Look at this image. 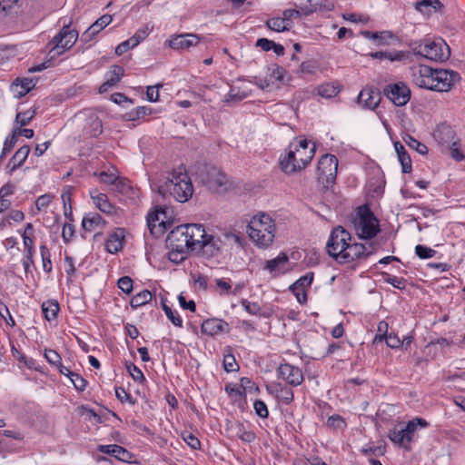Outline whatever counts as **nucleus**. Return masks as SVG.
Wrapping results in <instances>:
<instances>
[{
    "label": "nucleus",
    "instance_id": "1",
    "mask_svg": "<svg viewBox=\"0 0 465 465\" xmlns=\"http://www.w3.org/2000/svg\"><path fill=\"white\" fill-rule=\"evenodd\" d=\"M314 153L315 144L310 146L306 139L295 140L290 143L288 152L281 159V168L288 174L301 171L311 163Z\"/></svg>",
    "mask_w": 465,
    "mask_h": 465
},
{
    "label": "nucleus",
    "instance_id": "2",
    "mask_svg": "<svg viewBox=\"0 0 465 465\" xmlns=\"http://www.w3.org/2000/svg\"><path fill=\"white\" fill-rule=\"evenodd\" d=\"M157 192L163 198L172 196L179 203H185L192 197L193 187L188 174L179 169L173 171L163 184L157 185Z\"/></svg>",
    "mask_w": 465,
    "mask_h": 465
},
{
    "label": "nucleus",
    "instance_id": "3",
    "mask_svg": "<svg viewBox=\"0 0 465 465\" xmlns=\"http://www.w3.org/2000/svg\"><path fill=\"white\" fill-rule=\"evenodd\" d=\"M275 232L274 221L264 213L253 215L247 225V233L250 239L260 248H267L272 243Z\"/></svg>",
    "mask_w": 465,
    "mask_h": 465
},
{
    "label": "nucleus",
    "instance_id": "4",
    "mask_svg": "<svg viewBox=\"0 0 465 465\" xmlns=\"http://www.w3.org/2000/svg\"><path fill=\"white\" fill-rule=\"evenodd\" d=\"M352 224L356 234L361 239L371 240L380 232L379 220L367 205L357 209Z\"/></svg>",
    "mask_w": 465,
    "mask_h": 465
},
{
    "label": "nucleus",
    "instance_id": "5",
    "mask_svg": "<svg viewBox=\"0 0 465 465\" xmlns=\"http://www.w3.org/2000/svg\"><path fill=\"white\" fill-rule=\"evenodd\" d=\"M78 38V32L70 28L69 25H64L61 31L49 43L51 46L48 55L50 59H54L70 49Z\"/></svg>",
    "mask_w": 465,
    "mask_h": 465
},
{
    "label": "nucleus",
    "instance_id": "6",
    "mask_svg": "<svg viewBox=\"0 0 465 465\" xmlns=\"http://www.w3.org/2000/svg\"><path fill=\"white\" fill-rule=\"evenodd\" d=\"M416 54L432 61H445L450 57V47L443 41H424L413 47Z\"/></svg>",
    "mask_w": 465,
    "mask_h": 465
},
{
    "label": "nucleus",
    "instance_id": "7",
    "mask_svg": "<svg viewBox=\"0 0 465 465\" xmlns=\"http://www.w3.org/2000/svg\"><path fill=\"white\" fill-rule=\"evenodd\" d=\"M351 237L349 232H347L341 226L334 228L330 235V238L326 244V249L330 256L334 258L340 262L341 256L344 253L345 249L351 241Z\"/></svg>",
    "mask_w": 465,
    "mask_h": 465
},
{
    "label": "nucleus",
    "instance_id": "8",
    "mask_svg": "<svg viewBox=\"0 0 465 465\" xmlns=\"http://www.w3.org/2000/svg\"><path fill=\"white\" fill-rule=\"evenodd\" d=\"M338 169V160L332 154H325L321 157L317 166L318 181L325 188H329L335 179Z\"/></svg>",
    "mask_w": 465,
    "mask_h": 465
},
{
    "label": "nucleus",
    "instance_id": "9",
    "mask_svg": "<svg viewBox=\"0 0 465 465\" xmlns=\"http://www.w3.org/2000/svg\"><path fill=\"white\" fill-rule=\"evenodd\" d=\"M459 74L452 70L435 69L431 91L448 92L460 81Z\"/></svg>",
    "mask_w": 465,
    "mask_h": 465
},
{
    "label": "nucleus",
    "instance_id": "10",
    "mask_svg": "<svg viewBox=\"0 0 465 465\" xmlns=\"http://www.w3.org/2000/svg\"><path fill=\"white\" fill-rule=\"evenodd\" d=\"M375 251L373 243H348L344 253L341 254L340 263L351 262L357 259L366 258Z\"/></svg>",
    "mask_w": 465,
    "mask_h": 465
},
{
    "label": "nucleus",
    "instance_id": "11",
    "mask_svg": "<svg viewBox=\"0 0 465 465\" xmlns=\"http://www.w3.org/2000/svg\"><path fill=\"white\" fill-rule=\"evenodd\" d=\"M166 245L168 248H178L180 250L191 251L188 229L185 224L176 226L167 236Z\"/></svg>",
    "mask_w": 465,
    "mask_h": 465
},
{
    "label": "nucleus",
    "instance_id": "12",
    "mask_svg": "<svg viewBox=\"0 0 465 465\" xmlns=\"http://www.w3.org/2000/svg\"><path fill=\"white\" fill-rule=\"evenodd\" d=\"M386 96L397 106L405 105L411 97L410 88L403 83L388 85L384 89Z\"/></svg>",
    "mask_w": 465,
    "mask_h": 465
},
{
    "label": "nucleus",
    "instance_id": "13",
    "mask_svg": "<svg viewBox=\"0 0 465 465\" xmlns=\"http://www.w3.org/2000/svg\"><path fill=\"white\" fill-rule=\"evenodd\" d=\"M434 70L427 65H417L411 68L413 83L420 87L431 90Z\"/></svg>",
    "mask_w": 465,
    "mask_h": 465
},
{
    "label": "nucleus",
    "instance_id": "14",
    "mask_svg": "<svg viewBox=\"0 0 465 465\" xmlns=\"http://www.w3.org/2000/svg\"><path fill=\"white\" fill-rule=\"evenodd\" d=\"M207 184L210 188L219 193L227 192L232 187V183L225 173L216 167H210L208 170Z\"/></svg>",
    "mask_w": 465,
    "mask_h": 465
},
{
    "label": "nucleus",
    "instance_id": "15",
    "mask_svg": "<svg viewBox=\"0 0 465 465\" xmlns=\"http://www.w3.org/2000/svg\"><path fill=\"white\" fill-rule=\"evenodd\" d=\"M280 378L292 386H299L303 381L302 370L289 363H282L277 370Z\"/></svg>",
    "mask_w": 465,
    "mask_h": 465
},
{
    "label": "nucleus",
    "instance_id": "16",
    "mask_svg": "<svg viewBox=\"0 0 465 465\" xmlns=\"http://www.w3.org/2000/svg\"><path fill=\"white\" fill-rule=\"evenodd\" d=\"M454 131L450 126H443L437 133V137L442 143H450L451 157L456 161H462L464 159V155L460 150L459 143L454 140Z\"/></svg>",
    "mask_w": 465,
    "mask_h": 465
},
{
    "label": "nucleus",
    "instance_id": "17",
    "mask_svg": "<svg viewBox=\"0 0 465 465\" xmlns=\"http://www.w3.org/2000/svg\"><path fill=\"white\" fill-rule=\"evenodd\" d=\"M200 43V36L196 34H181L168 40V45L174 50H188Z\"/></svg>",
    "mask_w": 465,
    "mask_h": 465
},
{
    "label": "nucleus",
    "instance_id": "18",
    "mask_svg": "<svg viewBox=\"0 0 465 465\" xmlns=\"http://www.w3.org/2000/svg\"><path fill=\"white\" fill-rule=\"evenodd\" d=\"M186 229H188V239L191 247V251H197L206 237L209 236L205 232V230L202 224L197 223H187Z\"/></svg>",
    "mask_w": 465,
    "mask_h": 465
},
{
    "label": "nucleus",
    "instance_id": "19",
    "mask_svg": "<svg viewBox=\"0 0 465 465\" xmlns=\"http://www.w3.org/2000/svg\"><path fill=\"white\" fill-rule=\"evenodd\" d=\"M97 450L102 453L112 455L121 461L127 463L133 462L134 455L120 445H99Z\"/></svg>",
    "mask_w": 465,
    "mask_h": 465
},
{
    "label": "nucleus",
    "instance_id": "20",
    "mask_svg": "<svg viewBox=\"0 0 465 465\" xmlns=\"http://www.w3.org/2000/svg\"><path fill=\"white\" fill-rule=\"evenodd\" d=\"M381 101L379 91L371 87L363 88L358 95V103L366 109H374Z\"/></svg>",
    "mask_w": 465,
    "mask_h": 465
},
{
    "label": "nucleus",
    "instance_id": "21",
    "mask_svg": "<svg viewBox=\"0 0 465 465\" xmlns=\"http://www.w3.org/2000/svg\"><path fill=\"white\" fill-rule=\"evenodd\" d=\"M112 20L113 17L110 15H102L83 33L82 41L90 42L96 34L111 24Z\"/></svg>",
    "mask_w": 465,
    "mask_h": 465
},
{
    "label": "nucleus",
    "instance_id": "22",
    "mask_svg": "<svg viewBox=\"0 0 465 465\" xmlns=\"http://www.w3.org/2000/svg\"><path fill=\"white\" fill-rule=\"evenodd\" d=\"M229 330V324L220 319H208L202 324V331L205 334L214 336Z\"/></svg>",
    "mask_w": 465,
    "mask_h": 465
},
{
    "label": "nucleus",
    "instance_id": "23",
    "mask_svg": "<svg viewBox=\"0 0 465 465\" xmlns=\"http://www.w3.org/2000/svg\"><path fill=\"white\" fill-rule=\"evenodd\" d=\"M222 241L213 235L206 237L205 241L201 243L197 251L201 252L203 256L213 257L220 252Z\"/></svg>",
    "mask_w": 465,
    "mask_h": 465
},
{
    "label": "nucleus",
    "instance_id": "24",
    "mask_svg": "<svg viewBox=\"0 0 465 465\" xmlns=\"http://www.w3.org/2000/svg\"><path fill=\"white\" fill-rule=\"evenodd\" d=\"M388 438L395 444L403 447L406 450L410 449L411 440L409 434L405 431L403 426H395L389 431Z\"/></svg>",
    "mask_w": 465,
    "mask_h": 465
},
{
    "label": "nucleus",
    "instance_id": "25",
    "mask_svg": "<svg viewBox=\"0 0 465 465\" xmlns=\"http://www.w3.org/2000/svg\"><path fill=\"white\" fill-rule=\"evenodd\" d=\"M288 263V256L282 252L276 258L266 261L265 270L269 271L274 275L278 273H284L287 271L286 265Z\"/></svg>",
    "mask_w": 465,
    "mask_h": 465
},
{
    "label": "nucleus",
    "instance_id": "26",
    "mask_svg": "<svg viewBox=\"0 0 465 465\" xmlns=\"http://www.w3.org/2000/svg\"><path fill=\"white\" fill-rule=\"evenodd\" d=\"M35 86V82L33 78L16 79L11 85V90L15 97L21 98L25 96Z\"/></svg>",
    "mask_w": 465,
    "mask_h": 465
},
{
    "label": "nucleus",
    "instance_id": "27",
    "mask_svg": "<svg viewBox=\"0 0 465 465\" xmlns=\"http://www.w3.org/2000/svg\"><path fill=\"white\" fill-rule=\"evenodd\" d=\"M124 232L123 229H117L111 233L106 241V250L110 253H116L123 248Z\"/></svg>",
    "mask_w": 465,
    "mask_h": 465
},
{
    "label": "nucleus",
    "instance_id": "28",
    "mask_svg": "<svg viewBox=\"0 0 465 465\" xmlns=\"http://www.w3.org/2000/svg\"><path fill=\"white\" fill-rule=\"evenodd\" d=\"M361 35L368 39L373 40L378 45H389L391 40L394 38V35L391 31H361Z\"/></svg>",
    "mask_w": 465,
    "mask_h": 465
},
{
    "label": "nucleus",
    "instance_id": "29",
    "mask_svg": "<svg viewBox=\"0 0 465 465\" xmlns=\"http://www.w3.org/2000/svg\"><path fill=\"white\" fill-rule=\"evenodd\" d=\"M29 153L30 147L28 145H24L15 152L7 164V168L10 169L11 173L15 171L25 163Z\"/></svg>",
    "mask_w": 465,
    "mask_h": 465
},
{
    "label": "nucleus",
    "instance_id": "30",
    "mask_svg": "<svg viewBox=\"0 0 465 465\" xmlns=\"http://www.w3.org/2000/svg\"><path fill=\"white\" fill-rule=\"evenodd\" d=\"M91 198L97 208L105 213H112L114 206L109 203L107 196L104 193H98L97 190L90 192Z\"/></svg>",
    "mask_w": 465,
    "mask_h": 465
},
{
    "label": "nucleus",
    "instance_id": "31",
    "mask_svg": "<svg viewBox=\"0 0 465 465\" xmlns=\"http://www.w3.org/2000/svg\"><path fill=\"white\" fill-rule=\"evenodd\" d=\"M104 223V220L99 213H88L82 221V226L84 230L87 232H93L97 228L101 227Z\"/></svg>",
    "mask_w": 465,
    "mask_h": 465
},
{
    "label": "nucleus",
    "instance_id": "32",
    "mask_svg": "<svg viewBox=\"0 0 465 465\" xmlns=\"http://www.w3.org/2000/svg\"><path fill=\"white\" fill-rule=\"evenodd\" d=\"M370 56L377 59H388L391 62L401 61L407 57V53L404 51L394 52H374L371 53Z\"/></svg>",
    "mask_w": 465,
    "mask_h": 465
},
{
    "label": "nucleus",
    "instance_id": "33",
    "mask_svg": "<svg viewBox=\"0 0 465 465\" xmlns=\"http://www.w3.org/2000/svg\"><path fill=\"white\" fill-rule=\"evenodd\" d=\"M59 309L58 302L54 300L45 302L42 304L44 316L49 322L56 318Z\"/></svg>",
    "mask_w": 465,
    "mask_h": 465
},
{
    "label": "nucleus",
    "instance_id": "34",
    "mask_svg": "<svg viewBox=\"0 0 465 465\" xmlns=\"http://www.w3.org/2000/svg\"><path fill=\"white\" fill-rule=\"evenodd\" d=\"M266 25L275 32H283L291 28V23L286 22L283 17L270 18L267 20Z\"/></svg>",
    "mask_w": 465,
    "mask_h": 465
},
{
    "label": "nucleus",
    "instance_id": "35",
    "mask_svg": "<svg viewBox=\"0 0 465 465\" xmlns=\"http://www.w3.org/2000/svg\"><path fill=\"white\" fill-rule=\"evenodd\" d=\"M153 298V294L148 290H143L131 299L130 305L133 308H138L148 303Z\"/></svg>",
    "mask_w": 465,
    "mask_h": 465
},
{
    "label": "nucleus",
    "instance_id": "36",
    "mask_svg": "<svg viewBox=\"0 0 465 465\" xmlns=\"http://www.w3.org/2000/svg\"><path fill=\"white\" fill-rule=\"evenodd\" d=\"M429 7H431L435 12H437L443 7V5L440 0H421L415 4V9L420 13H426Z\"/></svg>",
    "mask_w": 465,
    "mask_h": 465
},
{
    "label": "nucleus",
    "instance_id": "37",
    "mask_svg": "<svg viewBox=\"0 0 465 465\" xmlns=\"http://www.w3.org/2000/svg\"><path fill=\"white\" fill-rule=\"evenodd\" d=\"M428 426V422L421 419V418H415L411 420H410L403 428L405 429V431L409 436L411 437V440H412L414 433L418 430V427L420 428H425Z\"/></svg>",
    "mask_w": 465,
    "mask_h": 465
},
{
    "label": "nucleus",
    "instance_id": "38",
    "mask_svg": "<svg viewBox=\"0 0 465 465\" xmlns=\"http://www.w3.org/2000/svg\"><path fill=\"white\" fill-rule=\"evenodd\" d=\"M339 89L329 83L322 84L317 88V94L322 98H331L338 94Z\"/></svg>",
    "mask_w": 465,
    "mask_h": 465
},
{
    "label": "nucleus",
    "instance_id": "39",
    "mask_svg": "<svg viewBox=\"0 0 465 465\" xmlns=\"http://www.w3.org/2000/svg\"><path fill=\"white\" fill-rule=\"evenodd\" d=\"M313 281V273L308 272L305 275L300 277L295 282H293L290 287L289 290H295V289H301L305 290L306 288H309Z\"/></svg>",
    "mask_w": 465,
    "mask_h": 465
},
{
    "label": "nucleus",
    "instance_id": "40",
    "mask_svg": "<svg viewBox=\"0 0 465 465\" xmlns=\"http://www.w3.org/2000/svg\"><path fill=\"white\" fill-rule=\"evenodd\" d=\"M99 177L101 182L113 185L114 190H118V185L120 183L124 184V181L119 180L118 176L114 173L101 172L99 173Z\"/></svg>",
    "mask_w": 465,
    "mask_h": 465
},
{
    "label": "nucleus",
    "instance_id": "41",
    "mask_svg": "<svg viewBox=\"0 0 465 465\" xmlns=\"http://www.w3.org/2000/svg\"><path fill=\"white\" fill-rule=\"evenodd\" d=\"M163 215V212H151L147 215V225L152 234H154V229L157 225L161 226L163 224V220H161L159 215Z\"/></svg>",
    "mask_w": 465,
    "mask_h": 465
},
{
    "label": "nucleus",
    "instance_id": "42",
    "mask_svg": "<svg viewBox=\"0 0 465 465\" xmlns=\"http://www.w3.org/2000/svg\"><path fill=\"white\" fill-rule=\"evenodd\" d=\"M404 142L407 143L409 147L415 150L420 154H425L428 152V148L425 144L421 143L418 140H416L414 137H412L410 134H406L403 137Z\"/></svg>",
    "mask_w": 465,
    "mask_h": 465
},
{
    "label": "nucleus",
    "instance_id": "43",
    "mask_svg": "<svg viewBox=\"0 0 465 465\" xmlns=\"http://www.w3.org/2000/svg\"><path fill=\"white\" fill-rule=\"evenodd\" d=\"M163 310L164 311L167 318L176 327H183V320L177 312L173 311L164 302H162Z\"/></svg>",
    "mask_w": 465,
    "mask_h": 465
},
{
    "label": "nucleus",
    "instance_id": "44",
    "mask_svg": "<svg viewBox=\"0 0 465 465\" xmlns=\"http://www.w3.org/2000/svg\"><path fill=\"white\" fill-rule=\"evenodd\" d=\"M40 254H41L42 262H43V270L45 272H51L53 270L52 262H51V253L45 244H42L40 246Z\"/></svg>",
    "mask_w": 465,
    "mask_h": 465
},
{
    "label": "nucleus",
    "instance_id": "45",
    "mask_svg": "<svg viewBox=\"0 0 465 465\" xmlns=\"http://www.w3.org/2000/svg\"><path fill=\"white\" fill-rule=\"evenodd\" d=\"M153 27H149V25H144L142 28H139L135 34L130 37V41L133 43V45L137 46L143 40H144L152 31Z\"/></svg>",
    "mask_w": 465,
    "mask_h": 465
},
{
    "label": "nucleus",
    "instance_id": "46",
    "mask_svg": "<svg viewBox=\"0 0 465 465\" xmlns=\"http://www.w3.org/2000/svg\"><path fill=\"white\" fill-rule=\"evenodd\" d=\"M269 74V79L271 80L272 84H274L275 83H280L283 81L285 70L284 68L273 65L272 68L268 69Z\"/></svg>",
    "mask_w": 465,
    "mask_h": 465
},
{
    "label": "nucleus",
    "instance_id": "47",
    "mask_svg": "<svg viewBox=\"0 0 465 465\" xmlns=\"http://www.w3.org/2000/svg\"><path fill=\"white\" fill-rule=\"evenodd\" d=\"M383 280L385 282H388L391 284L393 287L403 290L406 287V280L403 278L392 276L387 272H384L383 274Z\"/></svg>",
    "mask_w": 465,
    "mask_h": 465
},
{
    "label": "nucleus",
    "instance_id": "48",
    "mask_svg": "<svg viewBox=\"0 0 465 465\" xmlns=\"http://www.w3.org/2000/svg\"><path fill=\"white\" fill-rule=\"evenodd\" d=\"M35 110H26L25 112H20L15 116V123L20 126H25L28 124L31 120L35 117Z\"/></svg>",
    "mask_w": 465,
    "mask_h": 465
},
{
    "label": "nucleus",
    "instance_id": "49",
    "mask_svg": "<svg viewBox=\"0 0 465 465\" xmlns=\"http://www.w3.org/2000/svg\"><path fill=\"white\" fill-rule=\"evenodd\" d=\"M247 96V94L242 92L239 88L232 87L229 93L226 94L224 98L225 103L230 102H240Z\"/></svg>",
    "mask_w": 465,
    "mask_h": 465
},
{
    "label": "nucleus",
    "instance_id": "50",
    "mask_svg": "<svg viewBox=\"0 0 465 465\" xmlns=\"http://www.w3.org/2000/svg\"><path fill=\"white\" fill-rule=\"evenodd\" d=\"M168 257L169 260L174 263H179L183 262L185 258L189 251L180 250L178 248H169Z\"/></svg>",
    "mask_w": 465,
    "mask_h": 465
},
{
    "label": "nucleus",
    "instance_id": "51",
    "mask_svg": "<svg viewBox=\"0 0 465 465\" xmlns=\"http://www.w3.org/2000/svg\"><path fill=\"white\" fill-rule=\"evenodd\" d=\"M126 369L134 381L143 383L145 381V378H144L142 371L137 366H135L134 363H132V362L127 363Z\"/></svg>",
    "mask_w": 465,
    "mask_h": 465
},
{
    "label": "nucleus",
    "instance_id": "52",
    "mask_svg": "<svg viewBox=\"0 0 465 465\" xmlns=\"http://www.w3.org/2000/svg\"><path fill=\"white\" fill-rule=\"evenodd\" d=\"M124 68L120 65H114L112 66L107 78L112 82L113 84H116L124 75Z\"/></svg>",
    "mask_w": 465,
    "mask_h": 465
},
{
    "label": "nucleus",
    "instance_id": "53",
    "mask_svg": "<svg viewBox=\"0 0 465 465\" xmlns=\"http://www.w3.org/2000/svg\"><path fill=\"white\" fill-rule=\"evenodd\" d=\"M415 253L420 259H428L433 257L436 253V251L425 245L418 244L415 247Z\"/></svg>",
    "mask_w": 465,
    "mask_h": 465
},
{
    "label": "nucleus",
    "instance_id": "54",
    "mask_svg": "<svg viewBox=\"0 0 465 465\" xmlns=\"http://www.w3.org/2000/svg\"><path fill=\"white\" fill-rule=\"evenodd\" d=\"M223 367L225 371H237L239 366L235 361V358L232 354H226L223 357Z\"/></svg>",
    "mask_w": 465,
    "mask_h": 465
},
{
    "label": "nucleus",
    "instance_id": "55",
    "mask_svg": "<svg viewBox=\"0 0 465 465\" xmlns=\"http://www.w3.org/2000/svg\"><path fill=\"white\" fill-rule=\"evenodd\" d=\"M118 288L129 294L133 291V280L128 276L121 277L117 282Z\"/></svg>",
    "mask_w": 465,
    "mask_h": 465
},
{
    "label": "nucleus",
    "instance_id": "56",
    "mask_svg": "<svg viewBox=\"0 0 465 465\" xmlns=\"http://www.w3.org/2000/svg\"><path fill=\"white\" fill-rule=\"evenodd\" d=\"M253 409L255 413L262 419L267 418L269 415V411L266 404L261 400H256L253 402Z\"/></svg>",
    "mask_w": 465,
    "mask_h": 465
},
{
    "label": "nucleus",
    "instance_id": "57",
    "mask_svg": "<svg viewBox=\"0 0 465 465\" xmlns=\"http://www.w3.org/2000/svg\"><path fill=\"white\" fill-rule=\"evenodd\" d=\"M278 397L285 403L290 404L293 401V391L292 389L283 386L278 391Z\"/></svg>",
    "mask_w": 465,
    "mask_h": 465
},
{
    "label": "nucleus",
    "instance_id": "58",
    "mask_svg": "<svg viewBox=\"0 0 465 465\" xmlns=\"http://www.w3.org/2000/svg\"><path fill=\"white\" fill-rule=\"evenodd\" d=\"M237 435L244 442L251 443L255 440L254 432L246 430L242 425L239 426Z\"/></svg>",
    "mask_w": 465,
    "mask_h": 465
},
{
    "label": "nucleus",
    "instance_id": "59",
    "mask_svg": "<svg viewBox=\"0 0 465 465\" xmlns=\"http://www.w3.org/2000/svg\"><path fill=\"white\" fill-rule=\"evenodd\" d=\"M399 162L401 164L402 173H409L412 170L411 160L408 153L398 156Z\"/></svg>",
    "mask_w": 465,
    "mask_h": 465
},
{
    "label": "nucleus",
    "instance_id": "60",
    "mask_svg": "<svg viewBox=\"0 0 465 465\" xmlns=\"http://www.w3.org/2000/svg\"><path fill=\"white\" fill-rule=\"evenodd\" d=\"M69 379L77 391H84L87 385V381L78 373L74 372Z\"/></svg>",
    "mask_w": 465,
    "mask_h": 465
},
{
    "label": "nucleus",
    "instance_id": "61",
    "mask_svg": "<svg viewBox=\"0 0 465 465\" xmlns=\"http://www.w3.org/2000/svg\"><path fill=\"white\" fill-rule=\"evenodd\" d=\"M45 357L46 361L54 366L58 365L61 361V356L55 351L51 349L45 350Z\"/></svg>",
    "mask_w": 465,
    "mask_h": 465
},
{
    "label": "nucleus",
    "instance_id": "62",
    "mask_svg": "<svg viewBox=\"0 0 465 465\" xmlns=\"http://www.w3.org/2000/svg\"><path fill=\"white\" fill-rule=\"evenodd\" d=\"M74 235V227L71 223H65L62 231V238L64 242H69Z\"/></svg>",
    "mask_w": 465,
    "mask_h": 465
},
{
    "label": "nucleus",
    "instance_id": "63",
    "mask_svg": "<svg viewBox=\"0 0 465 465\" xmlns=\"http://www.w3.org/2000/svg\"><path fill=\"white\" fill-rule=\"evenodd\" d=\"M52 196L50 194H43L35 201V206L38 211L45 209L51 203Z\"/></svg>",
    "mask_w": 465,
    "mask_h": 465
},
{
    "label": "nucleus",
    "instance_id": "64",
    "mask_svg": "<svg viewBox=\"0 0 465 465\" xmlns=\"http://www.w3.org/2000/svg\"><path fill=\"white\" fill-rule=\"evenodd\" d=\"M161 84H156L154 86H148L146 91V96L148 101L150 102H156L159 98V88L161 87Z\"/></svg>",
    "mask_w": 465,
    "mask_h": 465
}]
</instances>
